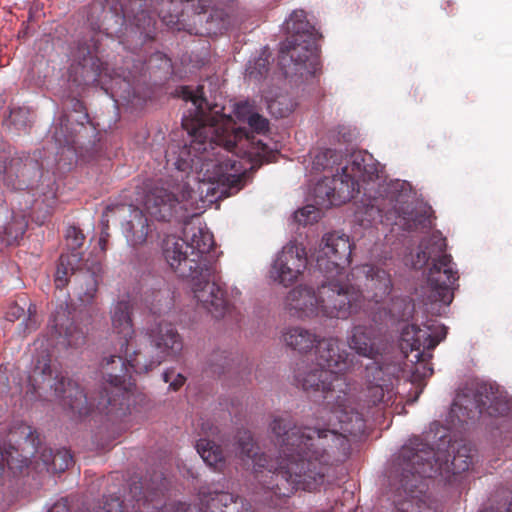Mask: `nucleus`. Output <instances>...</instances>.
<instances>
[{
	"instance_id": "f257e3e1",
	"label": "nucleus",
	"mask_w": 512,
	"mask_h": 512,
	"mask_svg": "<svg viewBox=\"0 0 512 512\" xmlns=\"http://www.w3.org/2000/svg\"><path fill=\"white\" fill-rule=\"evenodd\" d=\"M294 378L303 390L323 393L329 406L327 420L315 426H298L290 416L275 417L270 424L278 446L275 459L259 453L250 431L239 430L235 437L238 457L252 465L255 478L269 494L266 499L273 507H280L298 489H316L330 466L348 458V435L360 436L366 429L365 418L353 406L351 389L344 377L302 362L297 364Z\"/></svg>"
},
{
	"instance_id": "f03ea898",
	"label": "nucleus",
	"mask_w": 512,
	"mask_h": 512,
	"mask_svg": "<svg viewBox=\"0 0 512 512\" xmlns=\"http://www.w3.org/2000/svg\"><path fill=\"white\" fill-rule=\"evenodd\" d=\"M203 86L192 89L181 86L178 96L190 101L193 113L184 116L182 126L191 137L189 145L179 147L177 151L167 153V162L176 169L172 191L163 186L149 189L143 198L145 211L157 221L184 220L187 216L179 214L186 204L193 205L205 196L218 198L237 192L242 182L241 167L234 156L246 145L261 162L268 161V146L261 140L250 138L245 128L236 127L232 117L222 113L223 107L210 104L204 97Z\"/></svg>"
},
{
	"instance_id": "7ed1b4c3",
	"label": "nucleus",
	"mask_w": 512,
	"mask_h": 512,
	"mask_svg": "<svg viewBox=\"0 0 512 512\" xmlns=\"http://www.w3.org/2000/svg\"><path fill=\"white\" fill-rule=\"evenodd\" d=\"M120 352L125 358L112 355L103 360L102 377L109 387H104L96 397H88L73 380L57 373L54 375L48 353L36 360L26 393L34 396L40 390L50 389L74 415L86 416L96 409L111 420L121 419L129 410V390L132 386L130 371L137 374L148 373L163 361L142 334L135 341V346L129 341L127 348L120 347Z\"/></svg>"
},
{
	"instance_id": "20e7f679",
	"label": "nucleus",
	"mask_w": 512,
	"mask_h": 512,
	"mask_svg": "<svg viewBox=\"0 0 512 512\" xmlns=\"http://www.w3.org/2000/svg\"><path fill=\"white\" fill-rule=\"evenodd\" d=\"M192 231L189 242L167 236L162 242L163 258L175 274L191 281L197 302L215 318H222L230 311V303L210 254L215 244L213 235L199 227Z\"/></svg>"
},
{
	"instance_id": "39448f33",
	"label": "nucleus",
	"mask_w": 512,
	"mask_h": 512,
	"mask_svg": "<svg viewBox=\"0 0 512 512\" xmlns=\"http://www.w3.org/2000/svg\"><path fill=\"white\" fill-rule=\"evenodd\" d=\"M453 458L448 460L445 451H435L420 437L410 439L401 448L395 462V480L397 491L406 498L415 497V493L424 492V479L441 476L450 481L451 475L469 470L473 464L474 450L469 444H461L453 450Z\"/></svg>"
},
{
	"instance_id": "423d86ee",
	"label": "nucleus",
	"mask_w": 512,
	"mask_h": 512,
	"mask_svg": "<svg viewBox=\"0 0 512 512\" xmlns=\"http://www.w3.org/2000/svg\"><path fill=\"white\" fill-rule=\"evenodd\" d=\"M446 239L432 235L419 245L415 258L412 260L414 269H422L431 261L427 275V285L423 287V303L441 302L448 305L453 300V289L459 276L455 269L452 256L446 253Z\"/></svg>"
},
{
	"instance_id": "0eeeda50",
	"label": "nucleus",
	"mask_w": 512,
	"mask_h": 512,
	"mask_svg": "<svg viewBox=\"0 0 512 512\" xmlns=\"http://www.w3.org/2000/svg\"><path fill=\"white\" fill-rule=\"evenodd\" d=\"M286 30L290 34L281 43L278 64L284 75H314L320 65L319 50L316 44L314 27L307 21L304 10H295L286 21Z\"/></svg>"
},
{
	"instance_id": "6e6552de",
	"label": "nucleus",
	"mask_w": 512,
	"mask_h": 512,
	"mask_svg": "<svg viewBox=\"0 0 512 512\" xmlns=\"http://www.w3.org/2000/svg\"><path fill=\"white\" fill-rule=\"evenodd\" d=\"M318 286L319 316L329 319H348L362 307L364 296L360 284L350 274H324Z\"/></svg>"
},
{
	"instance_id": "1a4fd4ad",
	"label": "nucleus",
	"mask_w": 512,
	"mask_h": 512,
	"mask_svg": "<svg viewBox=\"0 0 512 512\" xmlns=\"http://www.w3.org/2000/svg\"><path fill=\"white\" fill-rule=\"evenodd\" d=\"M404 183L400 181L390 182L381 186L379 196H370L362 221L369 223L382 221L383 217L390 211H395L403 220L404 225L409 231L427 229L431 227L430 210L426 207L415 208L412 210L404 209L399 204L403 203L404 197L402 190Z\"/></svg>"
},
{
	"instance_id": "9d476101",
	"label": "nucleus",
	"mask_w": 512,
	"mask_h": 512,
	"mask_svg": "<svg viewBox=\"0 0 512 512\" xmlns=\"http://www.w3.org/2000/svg\"><path fill=\"white\" fill-rule=\"evenodd\" d=\"M403 372L400 361H373L365 367L367 387L365 391L368 406L388 403L395 396V382Z\"/></svg>"
},
{
	"instance_id": "9b49d317",
	"label": "nucleus",
	"mask_w": 512,
	"mask_h": 512,
	"mask_svg": "<svg viewBox=\"0 0 512 512\" xmlns=\"http://www.w3.org/2000/svg\"><path fill=\"white\" fill-rule=\"evenodd\" d=\"M152 487L145 489L142 481L130 485L129 494L132 512H194L195 507L186 503H164L167 480L162 475L151 477Z\"/></svg>"
},
{
	"instance_id": "f8f14e48",
	"label": "nucleus",
	"mask_w": 512,
	"mask_h": 512,
	"mask_svg": "<svg viewBox=\"0 0 512 512\" xmlns=\"http://www.w3.org/2000/svg\"><path fill=\"white\" fill-rule=\"evenodd\" d=\"M352 243L349 236L339 232L323 235L316 251V266L323 274H345L351 262Z\"/></svg>"
},
{
	"instance_id": "ddd939ff",
	"label": "nucleus",
	"mask_w": 512,
	"mask_h": 512,
	"mask_svg": "<svg viewBox=\"0 0 512 512\" xmlns=\"http://www.w3.org/2000/svg\"><path fill=\"white\" fill-rule=\"evenodd\" d=\"M163 20L171 28H176L177 30L184 29L190 34L195 35L222 34L230 26L228 13L222 8L211 7L209 0H198L195 5L193 23L194 25L200 24L201 28L181 26L179 16H170L169 20L164 16Z\"/></svg>"
},
{
	"instance_id": "4468645a",
	"label": "nucleus",
	"mask_w": 512,
	"mask_h": 512,
	"mask_svg": "<svg viewBox=\"0 0 512 512\" xmlns=\"http://www.w3.org/2000/svg\"><path fill=\"white\" fill-rule=\"evenodd\" d=\"M315 357L317 366L340 376L361 366L356 356L343 347L338 337L333 336L323 337L318 341Z\"/></svg>"
},
{
	"instance_id": "2eb2a0df",
	"label": "nucleus",
	"mask_w": 512,
	"mask_h": 512,
	"mask_svg": "<svg viewBox=\"0 0 512 512\" xmlns=\"http://www.w3.org/2000/svg\"><path fill=\"white\" fill-rule=\"evenodd\" d=\"M307 267V253L296 243L286 244L273 261L270 278L284 286L292 285Z\"/></svg>"
},
{
	"instance_id": "dca6fc26",
	"label": "nucleus",
	"mask_w": 512,
	"mask_h": 512,
	"mask_svg": "<svg viewBox=\"0 0 512 512\" xmlns=\"http://www.w3.org/2000/svg\"><path fill=\"white\" fill-rule=\"evenodd\" d=\"M72 312L73 308L68 303L61 304L55 310L48 324L50 345L55 342L65 347L78 348L85 344L87 331L75 323Z\"/></svg>"
},
{
	"instance_id": "f3484780",
	"label": "nucleus",
	"mask_w": 512,
	"mask_h": 512,
	"mask_svg": "<svg viewBox=\"0 0 512 512\" xmlns=\"http://www.w3.org/2000/svg\"><path fill=\"white\" fill-rule=\"evenodd\" d=\"M447 334L446 327L443 325H426L420 328L415 324L406 325L401 331V342L411 351H417L418 357H433L432 351L445 339Z\"/></svg>"
},
{
	"instance_id": "a211bd4d",
	"label": "nucleus",
	"mask_w": 512,
	"mask_h": 512,
	"mask_svg": "<svg viewBox=\"0 0 512 512\" xmlns=\"http://www.w3.org/2000/svg\"><path fill=\"white\" fill-rule=\"evenodd\" d=\"M339 174L343 181L354 183V195L360 193L361 189L366 192L367 188L364 185L374 183L379 178V164L371 154L355 152L351 154L347 164L341 166V173Z\"/></svg>"
},
{
	"instance_id": "6ab92c4d",
	"label": "nucleus",
	"mask_w": 512,
	"mask_h": 512,
	"mask_svg": "<svg viewBox=\"0 0 512 512\" xmlns=\"http://www.w3.org/2000/svg\"><path fill=\"white\" fill-rule=\"evenodd\" d=\"M141 334L153 346L164 362L167 358L177 359L183 349V339L171 323L160 322L145 328Z\"/></svg>"
},
{
	"instance_id": "aec40b11",
	"label": "nucleus",
	"mask_w": 512,
	"mask_h": 512,
	"mask_svg": "<svg viewBox=\"0 0 512 512\" xmlns=\"http://www.w3.org/2000/svg\"><path fill=\"white\" fill-rule=\"evenodd\" d=\"M347 343L359 356L373 361H388L393 359L388 354H383L382 339L373 325H354L347 337Z\"/></svg>"
},
{
	"instance_id": "412c9836",
	"label": "nucleus",
	"mask_w": 512,
	"mask_h": 512,
	"mask_svg": "<svg viewBox=\"0 0 512 512\" xmlns=\"http://www.w3.org/2000/svg\"><path fill=\"white\" fill-rule=\"evenodd\" d=\"M353 185L352 182L343 181L339 173L332 176L325 175L313 189L315 203L321 208L346 203L353 198Z\"/></svg>"
},
{
	"instance_id": "4be33fe9",
	"label": "nucleus",
	"mask_w": 512,
	"mask_h": 512,
	"mask_svg": "<svg viewBox=\"0 0 512 512\" xmlns=\"http://www.w3.org/2000/svg\"><path fill=\"white\" fill-rule=\"evenodd\" d=\"M103 277V267L100 260L87 259L80 262L78 270L72 279L74 294L84 305L93 302Z\"/></svg>"
},
{
	"instance_id": "5701e85b",
	"label": "nucleus",
	"mask_w": 512,
	"mask_h": 512,
	"mask_svg": "<svg viewBox=\"0 0 512 512\" xmlns=\"http://www.w3.org/2000/svg\"><path fill=\"white\" fill-rule=\"evenodd\" d=\"M473 406L480 415L504 417L510 411L509 401L498 387L489 383H478L473 392Z\"/></svg>"
},
{
	"instance_id": "b1692460",
	"label": "nucleus",
	"mask_w": 512,
	"mask_h": 512,
	"mask_svg": "<svg viewBox=\"0 0 512 512\" xmlns=\"http://www.w3.org/2000/svg\"><path fill=\"white\" fill-rule=\"evenodd\" d=\"M73 108L81 114L76 122H72L67 114H62L54 126L53 138L60 147L73 148L82 130H86V124L90 123L83 102L75 100Z\"/></svg>"
},
{
	"instance_id": "393cba45",
	"label": "nucleus",
	"mask_w": 512,
	"mask_h": 512,
	"mask_svg": "<svg viewBox=\"0 0 512 512\" xmlns=\"http://www.w3.org/2000/svg\"><path fill=\"white\" fill-rule=\"evenodd\" d=\"M7 154L0 151V176L8 186L16 190H25L30 188V174H36V163L24 162L21 158H12L7 163Z\"/></svg>"
},
{
	"instance_id": "a878e982",
	"label": "nucleus",
	"mask_w": 512,
	"mask_h": 512,
	"mask_svg": "<svg viewBox=\"0 0 512 512\" xmlns=\"http://www.w3.org/2000/svg\"><path fill=\"white\" fill-rule=\"evenodd\" d=\"M126 209L130 212V219L126 222L124 228L127 241L132 246L141 245L146 241L148 236V218L140 208L132 205L128 207L124 205L116 206L112 210L115 212H124ZM110 210V207H107L106 212H104L102 215L101 223L103 224L105 229L108 228V219H106V217L107 212Z\"/></svg>"
},
{
	"instance_id": "bb28decb",
	"label": "nucleus",
	"mask_w": 512,
	"mask_h": 512,
	"mask_svg": "<svg viewBox=\"0 0 512 512\" xmlns=\"http://www.w3.org/2000/svg\"><path fill=\"white\" fill-rule=\"evenodd\" d=\"M286 308L298 318L319 316L318 290L307 285L295 287L286 297Z\"/></svg>"
},
{
	"instance_id": "cd10ccee",
	"label": "nucleus",
	"mask_w": 512,
	"mask_h": 512,
	"mask_svg": "<svg viewBox=\"0 0 512 512\" xmlns=\"http://www.w3.org/2000/svg\"><path fill=\"white\" fill-rule=\"evenodd\" d=\"M133 304L127 299L117 301L110 310L113 332L119 337L121 348L128 346L135 335L133 324Z\"/></svg>"
},
{
	"instance_id": "c85d7f7f",
	"label": "nucleus",
	"mask_w": 512,
	"mask_h": 512,
	"mask_svg": "<svg viewBox=\"0 0 512 512\" xmlns=\"http://www.w3.org/2000/svg\"><path fill=\"white\" fill-rule=\"evenodd\" d=\"M141 302L150 313L160 315L173 306V293L163 278L153 279L144 289Z\"/></svg>"
},
{
	"instance_id": "c756f323",
	"label": "nucleus",
	"mask_w": 512,
	"mask_h": 512,
	"mask_svg": "<svg viewBox=\"0 0 512 512\" xmlns=\"http://www.w3.org/2000/svg\"><path fill=\"white\" fill-rule=\"evenodd\" d=\"M353 271L363 274L366 288L372 291V295H367V297H371L375 302L383 301L391 293L392 280L386 270L377 266L365 265Z\"/></svg>"
},
{
	"instance_id": "7c9ffc66",
	"label": "nucleus",
	"mask_w": 512,
	"mask_h": 512,
	"mask_svg": "<svg viewBox=\"0 0 512 512\" xmlns=\"http://www.w3.org/2000/svg\"><path fill=\"white\" fill-rule=\"evenodd\" d=\"M284 342L288 347L300 353H307L321 338L308 329L296 326L290 327L283 333Z\"/></svg>"
},
{
	"instance_id": "2f4dec72",
	"label": "nucleus",
	"mask_w": 512,
	"mask_h": 512,
	"mask_svg": "<svg viewBox=\"0 0 512 512\" xmlns=\"http://www.w3.org/2000/svg\"><path fill=\"white\" fill-rule=\"evenodd\" d=\"M344 154L336 149L324 148L319 150L313 157L312 170L316 172H327L329 176L340 173Z\"/></svg>"
},
{
	"instance_id": "473e14b6",
	"label": "nucleus",
	"mask_w": 512,
	"mask_h": 512,
	"mask_svg": "<svg viewBox=\"0 0 512 512\" xmlns=\"http://www.w3.org/2000/svg\"><path fill=\"white\" fill-rule=\"evenodd\" d=\"M81 258L79 253L61 254L54 283L57 289H63L69 283V276L74 278V274L78 270Z\"/></svg>"
},
{
	"instance_id": "72a5a7b5",
	"label": "nucleus",
	"mask_w": 512,
	"mask_h": 512,
	"mask_svg": "<svg viewBox=\"0 0 512 512\" xmlns=\"http://www.w3.org/2000/svg\"><path fill=\"white\" fill-rule=\"evenodd\" d=\"M197 453L203 461L215 470H221L225 463L224 453L220 445L214 441L201 438L196 444Z\"/></svg>"
},
{
	"instance_id": "f704fd0d",
	"label": "nucleus",
	"mask_w": 512,
	"mask_h": 512,
	"mask_svg": "<svg viewBox=\"0 0 512 512\" xmlns=\"http://www.w3.org/2000/svg\"><path fill=\"white\" fill-rule=\"evenodd\" d=\"M28 227V220L23 214L13 215L11 220L0 229V241L6 246L16 244Z\"/></svg>"
},
{
	"instance_id": "c9c22d12",
	"label": "nucleus",
	"mask_w": 512,
	"mask_h": 512,
	"mask_svg": "<svg viewBox=\"0 0 512 512\" xmlns=\"http://www.w3.org/2000/svg\"><path fill=\"white\" fill-rule=\"evenodd\" d=\"M80 65L83 69L84 80L96 84L102 83V76L108 75V68L97 56H94L91 51H88V56H84Z\"/></svg>"
},
{
	"instance_id": "e433bc0d",
	"label": "nucleus",
	"mask_w": 512,
	"mask_h": 512,
	"mask_svg": "<svg viewBox=\"0 0 512 512\" xmlns=\"http://www.w3.org/2000/svg\"><path fill=\"white\" fill-rule=\"evenodd\" d=\"M390 314L398 321H408L413 317L415 304L409 297H399L392 300Z\"/></svg>"
},
{
	"instance_id": "4c0bfd02",
	"label": "nucleus",
	"mask_w": 512,
	"mask_h": 512,
	"mask_svg": "<svg viewBox=\"0 0 512 512\" xmlns=\"http://www.w3.org/2000/svg\"><path fill=\"white\" fill-rule=\"evenodd\" d=\"M65 239L68 250L65 254L79 253L80 258H82L81 248L85 241L83 232L75 226H69L66 230ZM81 262H83V259H81Z\"/></svg>"
},
{
	"instance_id": "58836bf2",
	"label": "nucleus",
	"mask_w": 512,
	"mask_h": 512,
	"mask_svg": "<svg viewBox=\"0 0 512 512\" xmlns=\"http://www.w3.org/2000/svg\"><path fill=\"white\" fill-rule=\"evenodd\" d=\"M73 463V457L69 450L62 448L54 451L51 464L53 473H61L70 467Z\"/></svg>"
},
{
	"instance_id": "ea45409f",
	"label": "nucleus",
	"mask_w": 512,
	"mask_h": 512,
	"mask_svg": "<svg viewBox=\"0 0 512 512\" xmlns=\"http://www.w3.org/2000/svg\"><path fill=\"white\" fill-rule=\"evenodd\" d=\"M321 217V211L314 205H306L294 213V219L300 225L306 226L318 222Z\"/></svg>"
},
{
	"instance_id": "a19ab883",
	"label": "nucleus",
	"mask_w": 512,
	"mask_h": 512,
	"mask_svg": "<svg viewBox=\"0 0 512 512\" xmlns=\"http://www.w3.org/2000/svg\"><path fill=\"white\" fill-rule=\"evenodd\" d=\"M353 138V131L345 125H338L327 132V139L330 143H350Z\"/></svg>"
},
{
	"instance_id": "79ce46f5",
	"label": "nucleus",
	"mask_w": 512,
	"mask_h": 512,
	"mask_svg": "<svg viewBox=\"0 0 512 512\" xmlns=\"http://www.w3.org/2000/svg\"><path fill=\"white\" fill-rule=\"evenodd\" d=\"M269 71V61L267 58L259 57L254 62H250L246 72L247 75L255 80L264 78Z\"/></svg>"
},
{
	"instance_id": "37998d69",
	"label": "nucleus",
	"mask_w": 512,
	"mask_h": 512,
	"mask_svg": "<svg viewBox=\"0 0 512 512\" xmlns=\"http://www.w3.org/2000/svg\"><path fill=\"white\" fill-rule=\"evenodd\" d=\"M17 453L14 446L0 443V479L3 477L6 467L13 469L14 454Z\"/></svg>"
},
{
	"instance_id": "c03bdc74",
	"label": "nucleus",
	"mask_w": 512,
	"mask_h": 512,
	"mask_svg": "<svg viewBox=\"0 0 512 512\" xmlns=\"http://www.w3.org/2000/svg\"><path fill=\"white\" fill-rule=\"evenodd\" d=\"M40 324L39 317L37 315V307L35 304L30 303L27 309V318L20 324L23 333L29 334L35 331Z\"/></svg>"
},
{
	"instance_id": "a18cd8bd",
	"label": "nucleus",
	"mask_w": 512,
	"mask_h": 512,
	"mask_svg": "<svg viewBox=\"0 0 512 512\" xmlns=\"http://www.w3.org/2000/svg\"><path fill=\"white\" fill-rule=\"evenodd\" d=\"M162 378L165 383H169V387L173 391L179 390L186 381V378L181 373L175 375L174 369H167L163 373Z\"/></svg>"
},
{
	"instance_id": "49530a36",
	"label": "nucleus",
	"mask_w": 512,
	"mask_h": 512,
	"mask_svg": "<svg viewBox=\"0 0 512 512\" xmlns=\"http://www.w3.org/2000/svg\"><path fill=\"white\" fill-rule=\"evenodd\" d=\"M254 113L255 112H254L253 106L247 101L236 103L234 106L235 117L240 122L249 121L250 116H253Z\"/></svg>"
},
{
	"instance_id": "de8ad7c7",
	"label": "nucleus",
	"mask_w": 512,
	"mask_h": 512,
	"mask_svg": "<svg viewBox=\"0 0 512 512\" xmlns=\"http://www.w3.org/2000/svg\"><path fill=\"white\" fill-rule=\"evenodd\" d=\"M415 357L417 359L415 374L419 375L421 378L431 377L434 372L430 363L431 358L425 356L423 359H419L418 353L415 355Z\"/></svg>"
},
{
	"instance_id": "09e8293b",
	"label": "nucleus",
	"mask_w": 512,
	"mask_h": 512,
	"mask_svg": "<svg viewBox=\"0 0 512 512\" xmlns=\"http://www.w3.org/2000/svg\"><path fill=\"white\" fill-rule=\"evenodd\" d=\"M96 512H124V505L119 497L109 496Z\"/></svg>"
},
{
	"instance_id": "8fccbe9b",
	"label": "nucleus",
	"mask_w": 512,
	"mask_h": 512,
	"mask_svg": "<svg viewBox=\"0 0 512 512\" xmlns=\"http://www.w3.org/2000/svg\"><path fill=\"white\" fill-rule=\"evenodd\" d=\"M250 128H252L257 133H265L269 129V121L258 113H254L253 116H250L249 121H247Z\"/></svg>"
},
{
	"instance_id": "3c124183",
	"label": "nucleus",
	"mask_w": 512,
	"mask_h": 512,
	"mask_svg": "<svg viewBox=\"0 0 512 512\" xmlns=\"http://www.w3.org/2000/svg\"><path fill=\"white\" fill-rule=\"evenodd\" d=\"M25 313V310L23 307H21L18 304H13L9 307L8 311L6 312V319L10 322H14L18 320L21 316H23Z\"/></svg>"
},
{
	"instance_id": "603ef678",
	"label": "nucleus",
	"mask_w": 512,
	"mask_h": 512,
	"mask_svg": "<svg viewBox=\"0 0 512 512\" xmlns=\"http://www.w3.org/2000/svg\"><path fill=\"white\" fill-rule=\"evenodd\" d=\"M53 454H54V450L51 449V448H44L41 453H40V460L43 462L45 468L47 469V471H50L52 470V464H51V460H52V457H53Z\"/></svg>"
},
{
	"instance_id": "864d4df0",
	"label": "nucleus",
	"mask_w": 512,
	"mask_h": 512,
	"mask_svg": "<svg viewBox=\"0 0 512 512\" xmlns=\"http://www.w3.org/2000/svg\"><path fill=\"white\" fill-rule=\"evenodd\" d=\"M48 512H69V506L66 499H61L54 503Z\"/></svg>"
},
{
	"instance_id": "5fc2aeb1",
	"label": "nucleus",
	"mask_w": 512,
	"mask_h": 512,
	"mask_svg": "<svg viewBox=\"0 0 512 512\" xmlns=\"http://www.w3.org/2000/svg\"><path fill=\"white\" fill-rule=\"evenodd\" d=\"M108 236H109V234L103 230L100 235V238H99L100 249L103 253H105V251H106V244H107Z\"/></svg>"
},
{
	"instance_id": "6e6d98bb",
	"label": "nucleus",
	"mask_w": 512,
	"mask_h": 512,
	"mask_svg": "<svg viewBox=\"0 0 512 512\" xmlns=\"http://www.w3.org/2000/svg\"><path fill=\"white\" fill-rule=\"evenodd\" d=\"M278 104L277 101H272L270 104H269V109L271 110L272 113H274V108L275 106Z\"/></svg>"
},
{
	"instance_id": "4d7b16f0",
	"label": "nucleus",
	"mask_w": 512,
	"mask_h": 512,
	"mask_svg": "<svg viewBox=\"0 0 512 512\" xmlns=\"http://www.w3.org/2000/svg\"><path fill=\"white\" fill-rule=\"evenodd\" d=\"M287 112H288V111H286V112H280V113H279V117H285V116L287 115Z\"/></svg>"
},
{
	"instance_id": "13d9d810",
	"label": "nucleus",
	"mask_w": 512,
	"mask_h": 512,
	"mask_svg": "<svg viewBox=\"0 0 512 512\" xmlns=\"http://www.w3.org/2000/svg\"><path fill=\"white\" fill-rule=\"evenodd\" d=\"M507 512H512V504H510L507 508Z\"/></svg>"
},
{
	"instance_id": "bf43d9fd",
	"label": "nucleus",
	"mask_w": 512,
	"mask_h": 512,
	"mask_svg": "<svg viewBox=\"0 0 512 512\" xmlns=\"http://www.w3.org/2000/svg\"><path fill=\"white\" fill-rule=\"evenodd\" d=\"M101 448L102 449L108 448V445H102Z\"/></svg>"
},
{
	"instance_id": "052dcab7",
	"label": "nucleus",
	"mask_w": 512,
	"mask_h": 512,
	"mask_svg": "<svg viewBox=\"0 0 512 512\" xmlns=\"http://www.w3.org/2000/svg\"><path fill=\"white\" fill-rule=\"evenodd\" d=\"M505 512H507V510Z\"/></svg>"
}]
</instances>
